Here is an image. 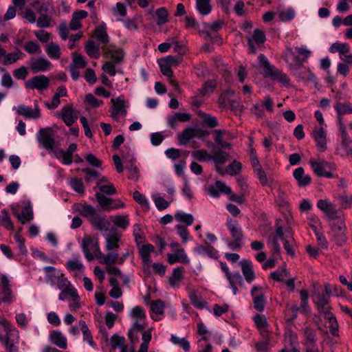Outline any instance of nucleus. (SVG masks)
<instances>
[{
  "instance_id": "nucleus-1",
  "label": "nucleus",
  "mask_w": 352,
  "mask_h": 352,
  "mask_svg": "<svg viewBox=\"0 0 352 352\" xmlns=\"http://www.w3.org/2000/svg\"><path fill=\"white\" fill-rule=\"evenodd\" d=\"M258 62L263 69V74L265 77H270L274 80L278 81L282 86H287L289 82V76L281 70L271 65L267 57L260 54L258 56Z\"/></svg>"
},
{
  "instance_id": "nucleus-2",
  "label": "nucleus",
  "mask_w": 352,
  "mask_h": 352,
  "mask_svg": "<svg viewBox=\"0 0 352 352\" xmlns=\"http://www.w3.org/2000/svg\"><path fill=\"white\" fill-rule=\"evenodd\" d=\"M81 248L85 257L88 261H91L94 258L101 259L102 252L98 239L85 236L82 240Z\"/></svg>"
},
{
  "instance_id": "nucleus-3",
  "label": "nucleus",
  "mask_w": 352,
  "mask_h": 352,
  "mask_svg": "<svg viewBox=\"0 0 352 352\" xmlns=\"http://www.w3.org/2000/svg\"><path fill=\"white\" fill-rule=\"evenodd\" d=\"M313 171L318 177L326 178H335L337 177L333 173L336 170L335 164L328 162L325 160H315L310 159L309 162Z\"/></svg>"
},
{
  "instance_id": "nucleus-4",
  "label": "nucleus",
  "mask_w": 352,
  "mask_h": 352,
  "mask_svg": "<svg viewBox=\"0 0 352 352\" xmlns=\"http://www.w3.org/2000/svg\"><path fill=\"white\" fill-rule=\"evenodd\" d=\"M16 299V296L12 289V285L8 277L5 274L0 276V303L11 304Z\"/></svg>"
},
{
  "instance_id": "nucleus-5",
  "label": "nucleus",
  "mask_w": 352,
  "mask_h": 352,
  "mask_svg": "<svg viewBox=\"0 0 352 352\" xmlns=\"http://www.w3.org/2000/svg\"><path fill=\"white\" fill-rule=\"evenodd\" d=\"M220 265L221 270L224 272L229 283L230 287L232 290L233 294L236 295L239 292L237 286L243 287L244 285L242 276L239 272H231L226 263L221 262Z\"/></svg>"
},
{
  "instance_id": "nucleus-6",
  "label": "nucleus",
  "mask_w": 352,
  "mask_h": 352,
  "mask_svg": "<svg viewBox=\"0 0 352 352\" xmlns=\"http://www.w3.org/2000/svg\"><path fill=\"white\" fill-rule=\"evenodd\" d=\"M331 226L335 243L340 246L342 245L346 241V236L345 234L346 225L344 221L339 217L338 219L333 221Z\"/></svg>"
},
{
  "instance_id": "nucleus-7",
  "label": "nucleus",
  "mask_w": 352,
  "mask_h": 352,
  "mask_svg": "<svg viewBox=\"0 0 352 352\" xmlns=\"http://www.w3.org/2000/svg\"><path fill=\"white\" fill-rule=\"evenodd\" d=\"M50 83V78L45 75L34 76L25 82V87L27 89L37 90L41 93L47 89Z\"/></svg>"
},
{
  "instance_id": "nucleus-8",
  "label": "nucleus",
  "mask_w": 352,
  "mask_h": 352,
  "mask_svg": "<svg viewBox=\"0 0 352 352\" xmlns=\"http://www.w3.org/2000/svg\"><path fill=\"white\" fill-rule=\"evenodd\" d=\"M28 67L33 73L46 72L52 67V63L43 56H32L28 62Z\"/></svg>"
},
{
  "instance_id": "nucleus-9",
  "label": "nucleus",
  "mask_w": 352,
  "mask_h": 352,
  "mask_svg": "<svg viewBox=\"0 0 352 352\" xmlns=\"http://www.w3.org/2000/svg\"><path fill=\"white\" fill-rule=\"evenodd\" d=\"M252 296L253 307L257 311L261 312L265 306V292L263 287L258 285H254L251 289Z\"/></svg>"
},
{
  "instance_id": "nucleus-10",
  "label": "nucleus",
  "mask_w": 352,
  "mask_h": 352,
  "mask_svg": "<svg viewBox=\"0 0 352 352\" xmlns=\"http://www.w3.org/2000/svg\"><path fill=\"white\" fill-rule=\"evenodd\" d=\"M36 140L39 146L47 151H52L55 147L54 138L47 129H41L37 133Z\"/></svg>"
},
{
  "instance_id": "nucleus-11",
  "label": "nucleus",
  "mask_w": 352,
  "mask_h": 352,
  "mask_svg": "<svg viewBox=\"0 0 352 352\" xmlns=\"http://www.w3.org/2000/svg\"><path fill=\"white\" fill-rule=\"evenodd\" d=\"M317 207L324 213L328 220L333 221L339 218L336 205L329 200L320 199L317 202Z\"/></svg>"
},
{
  "instance_id": "nucleus-12",
  "label": "nucleus",
  "mask_w": 352,
  "mask_h": 352,
  "mask_svg": "<svg viewBox=\"0 0 352 352\" xmlns=\"http://www.w3.org/2000/svg\"><path fill=\"white\" fill-rule=\"evenodd\" d=\"M105 239V250L113 251L120 248L122 234L116 229H111L109 232L104 236Z\"/></svg>"
},
{
  "instance_id": "nucleus-13",
  "label": "nucleus",
  "mask_w": 352,
  "mask_h": 352,
  "mask_svg": "<svg viewBox=\"0 0 352 352\" xmlns=\"http://www.w3.org/2000/svg\"><path fill=\"white\" fill-rule=\"evenodd\" d=\"M312 300L316 305L319 312L325 315V312H331L329 309V298L319 291H315L312 296Z\"/></svg>"
},
{
  "instance_id": "nucleus-14",
  "label": "nucleus",
  "mask_w": 352,
  "mask_h": 352,
  "mask_svg": "<svg viewBox=\"0 0 352 352\" xmlns=\"http://www.w3.org/2000/svg\"><path fill=\"white\" fill-rule=\"evenodd\" d=\"M122 158L126 164V167L128 171L127 177L133 181H138L139 179V171L138 168L134 165L135 159L133 154L128 152L126 154L122 153Z\"/></svg>"
},
{
  "instance_id": "nucleus-15",
  "label": "nucleus",
  "mask_w": 352,
  "mask_h": 352,
  "mask_svg": "<svg viewBox=\"0 0 352 352\" xmlns=\"http://www.w3.org/2000/svg\"><path fill=\"white\" fill-rule=\"evenodd\" d=\"M206 133V131L200 129L188 127L178 135V140L181 145H186L193 138H201Z\"/></svg>"
},
{
  "instance_id": "nucleus-16",
  "label": "nucleus",
  "mask_w": 352,
  "mask_h": 352,
  "mask_svg": "<svg viewBox=\"0 0 352 352\" xmlns=\"http://www.w3.org/2000/svg\"><path fill=\"white\" fill-rule=\"evenodd\" d=\"M316 146L320 152H324L327 148V131L324 127H315L312 133Z\"/></svg>"
},
{
  "instance_id": "nucleus-17",
  "label": "nucleus",
  "mask_w": 352,
  "mask_h": 352,
  "mask_svg": "<svg viewBox=\"0 0 352 352\" xmlns=\"http://www.w3.org/2000/svg\"><path fill=\"white\" fill-rule=\"evenodd\" d=\"M111 102L113 104L111 117L114 120H118L119 116H126L127 110L123 96H120L116 99H111Z\"/></svg>"
},
{
  "instance_id": "nucleus-18",
  "label": "nucleus",
  "mask_w": 352,
  "mask_h": 352,
  "mask_svg": "<svg viewBox=\"0 0 352 352\" xmlns=\"http://www.w3.org/2000/svg\"><path fill=\"white\" fill-rule=\"evenodd\" d=\"M17 113L29 119H37L41 117V109L36 102H34V109L24 104L19 105L17 107Z\"/></svg>"
},
{
  "instance_id": "nucleus-19",
  "label": "nucleus",
  "mask_w": 352,
  "mask_h": 352,
  "mask_svg": "<svg viewBox=\"0 0 352 352\" xmlns=\"http://www.w3.org/2000/svg\"><path fill=\"white\" fill-rule=\"evenodd\" d=\"M167 261L170 265H173L176 263H180L182 264L190 263V259L184 248L175 250L173 251V253L168 254Z\"/></svg>"
},
{
  "instance_id": "nucleus-20",
  "label": "nucleus",
  "mask_w": 352,
  "mask_h": 352,
  "mask_svg": "<svg viewBox=\"0 0 352 352\" xmlns=\"http://www.w3.org/2000/svg\"><path fill=\"white\" fill-rule=\"evenodd\" d=\"M239 265L245 281L251 284L256 278L252 262L250 260L244 259L239 262Z\"/></svg>"
},
{
  "instance_id": "nucleus-21",
  "label": "nucleus",
  "mask_w": 352,
  "mask_h": 352,
  "mask_svg": "<svg viewBox=\"0 0 352 352\" xmlns=\"http://www.w3.org/2000/svg\"><path fill=\"white\" fill-rule=\"evenodd\" d=\"M265 39L266 38L264 32L259 29H255L252 36L247 38L249 52L255 54L256 52V48L253 44V41H254L257 44H261L265 41Z\"/></svg>"
},
{
  "instance_id": "nucleus-22",
  "label": "nucleus",
  "mask_w": 352,
  "mask_h": 352,
  "mask_svg": "<svg viewBox=\"0 0 352 352\" xmlns=\"http://www.w3.org/2000/svg\"><path fill=\"white\" fill-rule=\"evenodd\" d=\"M4 332V334L0 332V342L2 344L19 342V331L14 326Z\"/></svg>"
},
{
  "instance_id": "nucleus-23",
  "label": "nucleus",
  "mask_w": 352,
  "mask_h": 352,
  "mask_svg": "<svg viewBox=\"0 0 352 352\" xmlns=\"http://www.w3.org/2000/svg\"><path fill=\"white\" fill-rule=\"evenodd\" d=\"M226 225L232 239L243 240V230L237 221H234L232 219L228 217L227 219Z\"/></svg>"
},
{
  "instance_id": "nucleus-24",
  "label": "nucleus",
  "mask_w": 352,
  "mask_h": 352,
  "mask_svg": "<svg viewBox=\"0 0 352 352\" xmlns=\"http://www.w3.org/2000/svg\"><path fill=\"white\" fill-rule=\"evenodd\" d=\"M154 251V246L150 243L144 244L139 248L140 256L144 265L150 266L152 262L151 254Z\"/></svg>"
},
{
  "instance_id": "nucleus-25",
  "label": "nucleus",
  "mask_w": 352,
  "mask_h": 352,
  "mask_svg": "<svg viewBox=\"0 0 352 352\" xmlns=\"http://www.w3.org/2000/svg\"><path fill=\"white\" fill-rule=\"evenodd\" d=\"M60 117L67 126H72L77 119L72 105L64 106L60 112Z\"/></svg>"
},
{
  "instance_id": "nucleus-26",
  "label": "nucleus",
  "mask_w": 352,
  "mask_h": 352,
  "mask_svg": "<svg viewBox=\"0 0 352 352\" xmlns=\"http://www.w3.org/2000/svg\"><path fill=\"white\" fill-rule=\"evenodd\" d=\"M66 268L69 272H74L76 274L80 273L84 269L80 256L79 254L74 255L72 258L67 261Z\"/></svg>"
},
{
  "instance_id": "nucleus-27",
  "label": "nucleus",
  "mask_w": 352,
  "mask_h": 352,
  "mask_svg": "<svg viewBox=\"0 0 352 352\" xmlns=\"http://www.w3.org/2000/svg\"><path fill=\"white\" fill-rule=\"evenodd\" d=\"M190 118L191 115L190 113L177 112L168 117V124L170 128L175 129L178 122H188Z\"/></svg>"
},
{
  "instance_id": "nucleus-28",
  "label": "nucleus",
  "mask_w": 352,
  "mask_h": 352,
  "mask_svg": "<svg viewBox=\"0 0 352 352\" xmlns=\"http://www.w3.org/2000/svg\"><path fill=\"white\" fill-rule=\"evenodd\" d=\"M49 339L52 343L60 349H65L67 347V338L60 331L55 330L51 332Z\"/></svg>"
},
{
  "instance_id": "nucleus-29",
  "label": "nucleus",
  "mask_w": 352,
  "mask_h": 352,
  "mask_svg": "<svg viewBox=\"0 0 352 352\" xmlns=\"http://www.w3.org/2000/svg\"><path fill=\"white\" fill-rule=\"evenodd\" d=\"M293 176L297 181L298 185L300 187L308 186L311 182V178L309 175H305V170L302 167H298L293 172Z\"/></svg>"
},
{
  "instance_id": "nucleus-30",
  "label": "nucleus",
  "mask_w": 352,
  "mask_h": 352,
  "mask_svg": "<svg viewBox=\"0 0 352 352\" xmlns=\"http://www.w3.org/2000/svg\"><path fill=\"white\" fill-rule=\"evenodd\" d=\"M43 271L45 274V278L46 282L54 286L60 276L57 270L53 266H46L43 267Z\"/></svg>"
},
{
  "instance_id": "nucleus-31",
  "label": "nucleus",
  "mask_w": 352,
  "mask_h": 352,
  "mask_svg": "<svg viewBox=\"0 0 352 352\" xmlns=\"http://www.w3.org/2000/svg\"><path fill=\"white\" fill-rule=\"evenodd\" d=\"M124 258H121L119 260V256L118 253L111 252L107 254H103L102 253L101 259L98 260L100 263H104L107 266L113 265L114 264L118 263L119 264H122L124 261Z\"/></svg>"
},
{
  "instance_id": "nucleus-32",
  "label": "nucleus",
  "mask_w": 352,
  "mask_h": 352,
  "mask_svg": "<svg viewBox=\"0 0 352 352\" xmlns=\"http://www.w3.org/2000/svg\"><path fill=\"white\" fill-rule=\"evenodd\" d=\"M95 37L101 43L107 44L109 42V36L107 32L106 24L102 23L95 28Z\"/></svg>"
},
{
  "instance_id": "nucleus-33",
  "label": "nucleus",
  "mask_w": 352,
  "mask_h": 352,
  "mask_svg": "<svg viewBox=\"0 0 352 352\" xmlns=\"http://www.w3.org/2000/svg\"><path fill=\"white\" fill-rule=\"evenodd\" d=\"M184 268L177 267L173 270L172 276L168 278V283L173 287H178L179 283L183 279Z\"/></svg>"
},
{
  "instance_id": "nucleus-34",
  "label": "nucleus",
  "mask_w": 352,
  "mask_h": 352,
  "mask_svg": "<svg viewBox=\"0 0 352 352\" xmlns=\"http://www.w3.org/2000/svg\"><path fill=\"white\" fill-rule=\"evenodd\" d=\"M295 51L298 54V56L296 58V61L299 64V67H302L303 63L307 60L311 54V52L307 49L306 46L296 47Z\"/></svg>"
},
{
  "instance_id": "nucleus-35",
  "label": "nucleus",
  "mask_w": 352,
  "mask_h": 352,
  "mask_svg": "<svg viewBox=\"0 0 352 352\" xmlns=\"http://www.w3.org/2000/svg\"><path fill=\"white\" fill-rule=\"evenodd\" d=\"M110 218L114 226L122 229L123 230H126L130 225V220L128 214L111 216Z\"/></svg>"
},
{
  "instance_id": "nucleus-36",
  "label": "nucleus",
  "mask_w": 352,
  "mask_h": 352,
  "mask_svg": "<svg viewBox=\"0 0 352 352\" xmlns=\"http://www.w3.org/2000/svg\"><path fill=\"white\" fill-rule=\"evenodd\" d=\"M106 54L110 56L111 61L116 64L120 63L123 60L125 54L121 48H109L107 50Z\"/></svg>"
},
{
  "instance_id": "nucleus-37",
  "label": "nucleus",
  "mask_w": 352,
  "mask_h": 352,
  "mask_svg": "<svg viewBox=\"0 0 352 352\" xmlns=\"http://www.w3.org/2000/svg\"><path fill=\"white\" fill-rule=\"evenodd\" d=\"M76 210L83 217H94L96 214V210L94 207L89 204H77Z\"/></svg>"
},
{
  "instance_id": "nucleus-38",
  "label": "nucleus",
  "mask_w": 352,
  "mask_h": 352,
  "mask_svg": "<svg viewBox=\"0 0 352 352\" xmlns=\"http://www.w3.org/2000/svg\"><path fill=\"white\" fill-rule=\"evenodd\" d=\"M211 0H196V8L201 15H208L212 11Z\"/></svg>"
},
{
  "instance_id": "nucleus-39",
  "label": "nucleus",
  "mask_w": 352,
  "mask_h": 352,
  "mask_svg": "<svg viewBox=\"0 0 352 352\" xmlns=\"http://www.w3.org/2000/svg\"><path fill=\"white\" fill-rule=\"evenodd\" d=\"M45 51L47 56L52 59L58 60L60 58V48L57 43L52 42L47 44Z\"/></svg>"
},
{
  "instance_id": "nucleus-40",
  "label": "nucleus",
  "mask_w": 352,
  "mask_h": 352,
  "mask_svg": "<svg viewBox=\"0 0 352 352\" xmlns=\"http://www.w3.org/2000/svg\"><path fill=\"white\" fill-rule=\"evenodd\" d=\"M34 214L32 207L30 204H28L25 206L22 210V212L17 215L18 219L22 223H25L28 221H31L33 219Z\"/></svg>"
},
{
  "instance_id": "nucleus-41",
  "label": "nucleus",
  "mask_w": 352,
  "mask_h": 352,
  "mask_svg": "<svg viewBox=\"0 0 352 352\" xmlns=\"http://www.w3.org/2000/svg\"><path fill=\"white\" fill-rule=\"evenodd\" d=\"M229 154L221 149L215 150L211 155L212 160L215 165L224 164L229 157Z\"/></svg>"
},
{
  "instance_id": "nucleus-42",
  "label": "nucleus",
  "mask_w": 352,
  "mask_h": 352,
  "mask_svg": "<svg viewBox=\"0 0 352 352\" xmlns=\"http://www.w3.org/2000/svg\"><path fill=\"white\" fill-rule=\"evenodd\" d=\"M79 327H80L82 334H83V340L85 342H87L91 346L94 348L96 346V343L93 340L92 336L91 334V332L86 324L84 320H80L79 322Z\"/></svg>"
},
{
  "instance_id": "nucleus-43",
  "label": "nucleus",
  "mask_w": 352,
  "mask_h": 352,
  "mask_svg": "<svg viewBox=\"0 0 352 352\" xmlns=\"http://www.w3.org/2000/svg\"><path fill=\"white\" fill-rule=\"evenodd\" d=\"M170 340L175 345L182 348L185 352H189L190 345L189 341L186 338H179L174 334H172Z\"/></svg>"
},
{
  "instance_id": "nucleus-44",
  "label": "nucleus",
  "mask_w": 352,
  "mask_h": 352,
  "mask_svg": "<svg viewBox=\"0 0 352 352\" xmlns=\"http://www.w3.org/2000/svg\"><path fill=\"white\" fill-rule=\"evenodd\" d=\"M91 223L94 227L99 230H109V221L101 217H93L91 219Z\"/></svg>"
},
{
  "instance_id": "nucleus-45",
  "label": "nucleus",
  "mask_w": 352,
  "mask_h": 352,
  "mask_svg": "<svg viewBox=\"0 0 352 352\" xmlns=\"http://www.w3.org/2000/svg\"><path fill=\"white\" fill-rule=\"evenodd\" d=\"M175 217L177 221L184 223L185 227L191 226L194 221V217L191 214H188L182 211L176 212Z\"/></svg>"
},
{
  "instance_id": "nucleus-46",
  "label": "nucleus",
  "mask_w": 352,
  "mask_h": 352,
  "mask_svg": "<svg viewBox=\"0 0 352 352\" xmlns=\"http://www.w3.org/2000/svg\"><path fill=\"white\" fill-rule=\"evenodd\" d=\"M85 50L89 57L96 59L100 57L99 47L93 41H88L86 43Z\"/></svg>"
},
{
  "instance_id": "nucleus-47",
  "label": "nucleus",
  "mask_w": 352,
  "mask_h": 352,
  "mask_svg": "<svg viewBox=\"0 0 352 352\" xmlns=\"http://www.w3.org/2000/svg\"><path fill=\"white\" fill-rule=\"evenodd\" d=\"M146 327V323L144 320H133L132 327L130 329L128 333V338L131 341L133 340L136 333L139 331H142Z\"/></svg>"
},
{
  "instance_id": "nucleus-48",
  "label": "nucleus",
  "mask_w": 352,
  "mask_h": 352,
  "mask_svg": "<svg viewBox=\"0 0 352 352\" xmlns=\"http://www.w3.org/2000/svg\"><path fill=\"white\" fill-rule=\"evenodd\" d=\"M324 318L329 321V328L333 336L337 335L338 332V324L335 316L331 312H325Z\"/></svg>"
},
{
  "instance_id": "nucleus-49",
  "label": "nucleus",
  "mask_w": 352,
  "mask_h": 352,
  "mask_svg": "<svg viewBox=\"0 0 352 352\" xmlns=\"http://www.w3.org/2000/svg\"><path fill=\"white\" fill-rule=\"evenodd\" d=\"M329 51L333 54L338 52L342 56L349 52V45L346 43L336 42L330 46Z\"/></svg>"
},
{
  "instance_id": "nucleus-50",
  "label": "nucleus",
  "mask_w": 352,
  "mask_h": 352,
  "mask_svg": "<svg viewBox=\"0 0 352 352\" xmlns=\"http://www.w3.org/2000/svg\"><path fill=\"white\" fill-rule=\"evenodd\" d=\"M304 345L317 342L316 331L309 327H306L304 329Z\"/></svg>"
},
{
  "instance_id": "nucleus-51",
  "label": "nucleus",
  "mask_w": 352,
  "mask_h": 352,
  "mask_svg": "<svg viewBox=\"0 0 352 352\" xmlns=\"http://www.w3.org/2000/svg\"><path fill=\"white\" fill-rule=\"evenodd\" d=\"M199 116L201 117L204 123L208 126L214 128L219 125L218 120L215 116L204 112L199 113Z\"/></svg>"
},
{
  "instance_id": "nucleus-52",
  "label": "nucleus",
  "mask_w": 352,
  "mask_h": 352,
  "mask_svg": "<svg viewBox=\"0 0 352 352\" xmlns=\"http://www.w3.org/2000/svg\"><path fill=\"white\" fill-rule=\"evenodd\" d=\"M334 109L337 113V114L344 115V114H352V107L350 106L349 103L346 102H338L335 106Z\"/></svg>"
},
{
  "instance_id": "nucleus-53",
  "label": "nucleus",
  "mask_w": 352,
  "mask_h": 352,
  "mask_svg": "<svg viewBox=\"0 0 352 352\" xmlns=\"http://www.w3.org/2000/svg\"><path fill=\"white\" fill-rule=\"evenodd\" d=\"M217 86V82L214 80H207L203 85L202 88L199 90L201 96H206L212 93Z\"/></svg>"
},
{
  "instance_id": "nucleus-54",
  "label": "nucleus",
  "mask_w": 352,
  "mask_h": 352,
  "mask_svg": "<svg viewBox=\"0 0 352 352\" xmlns=\"http://www.w3.org/2000/svg\"><path fill=\"white\" fill-rule=\"evenodd\" d=\"M192 155L195 160L199 162H208L212 160L211 155L204 149L193 151Z\"/></svg>"
},
{
  "instance_id": "nucleus-55",
  "label": "nucleus",
  "mask_w": 352,
  "mask_h": 352,
  "mask_svg": "<svg viewBox=\"0 0 352 352\" xmlns=\"http://www.w3.org/2000/svg\"><path fill=\"white\" fill-rule=\"evenodd\" d=\"M296 16V12L294 8H289L286 10H281L278 13V16L280 21L287 22L292 21Z\"/></svg>"
},
{
  "instance_id": "nucleus-56",
  "label": "nucleus",
  "mask_w": 352,
  "mask_h": 352,
  "mask_svg": "<svg viewBox=\"0 0 352 352\" xmlns=\"http://www.w3.org/2000/svg\"><path fill=\"white\" fill-rule=\"evenodd\" d=\"M155 14H156V16L157 19V24L158 25H162L168 22V11L165 8L162 7L160 8H158L155 11Z\"/></svg>"
},
{
  "instance_id": "nucleus-57",
  "label": "nucleus",
  "mask_w": 352,
  "mask_h": 352,
  "mask_svg": "<svg viewBox=\"0 0 352 352\" xmlns=\"http://www.w3.org/2000/svg\"><path fill=\"white\" fill-rule=\"evenodd\" d=\"M130 317L133 320H145L146 314L141 307L136 306L131 309Z\"/></svg>"
},
{
  "instance_id": "nucleus-58",
  "label": "nucleus",
  "mask_w": 352,
  "mask_h": 352,
  "mask_svg": "<svg viewBox=\"0 0 352 352\" xmlns=\"http://www.w3.org/2000/svg\"><path fill=\"white\" fill-rule=\"evenodd\" d=\"M241 168V162L234 160L226 167V172L231 176L236 175L240 173Z\"/></svg>"
},
{
  "instance_id": "nucleus-59",
  "label": "nucleus",
  "mask_w": 352,
  "mask_h": 352,
  "mask_svg": "<svg viewBox=\"0 0 352 352\" xmlns=\"http://www.w3.org/2000/svg\"><path fill=\"white\" fill-rule=\"evenodd\" d=\"M339 131L341 137V145L344 148H348L351 142L350 138L346 132V129L344 124L338 126Z\"/></svg>"
},
{
  "instance_id": "nucleus-60",
  "label": "nucleus",
  "mask_w": 352,
  "mask_h": 352,
  "mask_svg": "<svg viewBox=\"0 0 352 352\" xmlns=\"http://www.w3.org/2000/svg\"><path fill=\"white\" fill-rule=\"evenodd\" d=\"M23 48L28 54H41L42 52L40 45L35 41L27 42Z\"/></svg>"
},
{
  "instance_id": "nucleus-61",
  "label": "nucleus",
  "mask_w": 352,
  "mask_h": 352,
  "mask_svg": "<svg viewBox=\"0 0 352 352\" xmlns=\"http://www.w3.org/2000/svg\"><path fill=\"white\" fill-rule=\"evenodd\" d=\"M96 201L103 210L107 211V208L109 204H112V199L107 197L104 195L100 192H96Z\"/></svg>"
},
{
  "instance_id": "nucleus-62",
  "label": "nucleus",
  "mask_w": 352,
  "mask_h": 352,
  "mask_svg": "<svg viewBox=\"0 0 352 352\" xmlns=\"http://www.w3.org/2000/svg\"><path fill=\"white\" fill-rule=\"evenodd\" d=\"M52 18L47 14L41 13L36 21V25L40 28H49L51 25Z\"/></svg>"
},
{
  "instance_id": "nucleus-63",
  "label": "nucleus",
  "mask_w": 352,
  "mask_h": 352,
  "mask_svg": "<svg viewBox=\"0 0 352 352\" xmlns=\"http://www.w3.org/2000/svg\"><path fill=\"white\" fill-rule=\"evenodd\" d=\"M2 215V223L3 226L5 228H6L8 230H13L14 229V224L11 219V218L9 216V212L7 210L4 209L2 210L1 212Z\"/></svg>"
},
{
  "instance_id": "nucleus-64",
  "label": "nucleus",
  "mask_w": 352,
  "mask_h": 352,
  "mask_svg": "<svg viewBox=\"0 0 352 352\" xmlns=\"http://www.w3.org/2000/svg\"><path fill=\"white\" fill-rule=\"evenodd\" d=\"M153 199L155 204L156 208L162 210L167 208L169 206V202L165 200L163 197L158 195H153Z\"/></svg>"
}]
</instances>
